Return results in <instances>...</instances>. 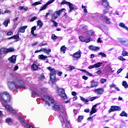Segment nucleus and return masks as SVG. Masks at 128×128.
Wrapping results in <instances>:
<instances>
[{"instance_id":"1","label":"nucleus","mask_w":128,"mask_h":128,"mask_svg":"<svg viewBox=\"0 0 128 128\" xmlns=\"http://www.w3.org/2000/svg\"><path fill=\"white\" fill-rule=\"evenodd\" d=\"M47 92V90L46 88H42L41 89V92L39 94H41V95H40V96H42V98L45 101V104L48 106H52V110H59L60 116L59 118L62 124V126L63 128H72L70 127V122L68 121V116L66 115V108L62 106V105H58L57 104L52 98L49 96H42V94H44Z\"/></svg>"},{"instance_id":"2","label":"nucleus","mask_w":128,"mask_h":128,"mask_svg":"<svg viewBox=\"0 0 128 128\" xmlns=\"http://www.w3.org/2000/svg\"><path fill=\"white\" fill-rule=\"evenodd\" d=\"M7 84L10 90H14L16 88H25L24 83L22 80L8 81Z\"/></svg>"},{"instance_id":"3","label":"nucleus","mask_w":128,"mask_h":128,"mask_svg":"<svg viewBox=\"0 0 128 128\" xmlns=\"http://www.w3.org/2000/svg\"><path fill=\"white\" fill-rule=\"evenodd\" d=\"M0 100L2 104L10 102V96L8 92H3L0 94Z\"/></svg>"},{"instance_id":"4","label":"nucleus","mask_w":128,"mask_h":128,"mask_svg":"<svg viewBox=\"0 0 128 128\" xmlns=\"http://www.w3.org/2000/svg\"><path fill=\"white\" fill-rule=\"evenodd\" d=\"M102 2H103L102 4L103 6H105V10L104 11V14H107L108 12H110V14H112V8H110V5H108V0H102Z\"/></svg>"},{"instance_id":"5","label":"nucleus","mask_w":128,"mask_h":128,"mask_svg":"<svg viewBox=\"0 0 128 128\" xmlns=\"http://www.w3.org/2000/svg\"><path fill=\"white\" fill-rule=\"evenodd\" d=\"M64 10H66V8H62L61 10L55 12L54 14L52 15V20H56L60 16V14H62V12H64Z\"/></svg>"},{"instance_id":"6","label":"nucleus","mask_w":128,"mask_h":128,"mask_svg":"<svg viewBox=\"0 0 128 128\" xmlns=\"http://www.w3.org/2000/svg\"><path fill=\"white\" fill-rule=\"evenodd\" d=\"M57 92L62 98H66V94L64 92V90L57 87Z\"/></svg>"},{"instance_id":"7","label":"nucleus","mask_w":128,"mask_h":128,"mask_svg":"<svg viewBox=\"0 0 128 128\" xmlns=\"http://www.w3.org/2000/svg\"><path fill=\"white\" fill-rule=\"evenodd\" d=\"M54 0H50L48 1L45 4H44L40 8V12H42V10H46V8H48V6H50V4H52V2H54Z\"/></svg>"},{"instance_id":"8","label":"nucleus","mask_w":128,"mask_h":128,"mask_svg":"<svg viewBox=\"0 0 128 128\" xmlns=\"http://www.w3.org/2000/svg\"><path fill=\"white\" fill-rule=\"evenodd\" d=\"M119 42L122 44L123 46H128V40L120 38L118 39Z\"/></svg>"},{"instance_id":"9","label":"nucleus","mask_w":128,"mask_h":128,"mask_svg":"<svg viewBox=\"0 0 128 128\" xmlns=\"http://www.w3.org/2000/svg\"><path fill=\"white\" fill-rule=\"evenodd\" d=\"M100 104V103H98L96 104H94L92 108L91 109L90 112V116H92V114H96V112H97L96 109V106H98Z\"/></svg>"},{"instance_id":"10","label":"nucleus","mask_w":128,"mask_h":128,"mask_svg":"<svg viewBox=\"0 0 128 128\" xmlns=\"http://www.w3.org/2000/svg\"><path fill=\"white\" fill-rule=\"evenodd\" d=\"M80 56H82L80 50H78V52L72 54V58H80Z\"/></svg>"},{"instance_id":"11","label":"nucleus","mask_w":128,"mask_h":128,"mask_svg":"<svg viewBox=\"0 0 128 128\" xmlns=\"http://www.w3.org/2000/svg\"><path fill=\"white\" fill-rule=\"evenodd\" d=\"M47 70L50 72V74H56V70L54 68H52L50 66L47 67Z\"/></svg>"},{"instance_id":"12","label":"nucleus","mask_w":128,"mask_h":128,"mask_svg":"<svg viewBox=\"0 0 128 128\" xmlns=\"http://www.w3.org/2000/svg\"><path fill=\"white\" fill-rule=\"evenodd\" d=\"M94 92L97 94H102L104 92V90L102 88H100L95 90Z\"/></svg>"},{"instance_id":"13","label":"nucleus","mask_w":128,"mask_h":128,"mask_svg":"<svg viewBox=\"0 0 128 128\" xmlns=\"http://www.w3.org/2000/svg\"><path fill=\"white\" fill-rule=\"evenodd\" d=\"M8 60L12 64H16V56L14 55L12 56L11 57L8 58Z\"/></svg>"},{"instance_id":"14","label":"nucleus","mask_w":128,"mask_h":128,"mask_svg":"<svg viewBox=\"0 0 128 128\" xmlns=\"http://www.w3.org/2000/svg\"><path fill=\"white\" fill-rule=\"evenodd\" d=\"M27 28H28V26H23L22 27H20L19 28V30H18V32L24 33V32H26V30Z\"/></svg>"},{"instance_id":"15","label":"nucleus","mask_w":128,"mask_h":128,"mask_svg":"<svg viewBox=\"0 0 128 128\" xmlns=\"http://www.w3.org/2000/svg\"><path fill=\"white\" fill-rule=\"evenodd\" d=\"M67 4L68 6H69V12H72V10H74V4H72V3L70 2H67Z\"/></svg>"},{"instance_id":"16","label":"nucleus","mask_w":128,"mask_h":128,"mask_svg":"<svg viewBox=\"0 0 128 128\" xmlns=\"http://www.w3.org/2000/svg\"><path fill=\"white\" fill-rule=\"evenodd\" d=\"M90 50H100V47L92 45L89 46Z\"/></svg>"},{"instance_id":"17","label":"nucleus","mask_w":128,"mask_h":128,"mask_svg":"<svg viewBox=\"0 0 128 128\" xmlns=\"http://www.w3.org/2000/svg\"><path fill=\"white\" fill-rule=\"evenodd\" d=\"M42 52H46L47 54H50V52H51L52 50L50 48H48V50L46 48H42Z\"/></svg>"},{"instance_id":"18","label":"nucleus","mask_w":128,"mask_h":128,"mask_svg":"<svg viewBox=\"0 0 128 128\" xmlns=\"http://www.w3.org/2000/svg\"><path fill=\"white\" fill-rule=\"evenodd\" d=\"M2 105L4 106L5 108H6V110H8L9 112H12V106L8 104H4H4H2Z\"/></svg>"},{"instance_id":"19","label":"nucleus","mask_w":128,"mask_h":128,"mask_svg":"<svg viewBox=\"0 0 128 128\" xmlns=\"http://www.w3.org/2000/svg\"><path fill=\"white\" fill-rule=\"evenodd\" d=\"M0 54H8V48H1L0 50Z\"/></svg>"},{"instance_id":"20","label":"nucleus","mask_w":128,"mask_h":128,"mask_svg":"<svg viewBox=\"0 0 128 128\" xmlns=\"http://www.w3.org/2000/svg\"><path fill=\"white\" fill-rule=\"evenodd\" d=\"M91 86L90 88H94L96 86H98V82H96V81L94 80H92L91 82Z\"/></svg>"},{"instance_id":"21","label":"nucleus","mask_w":128,"mask_h":128,"mask_svg":"<svg viewBox=\"0 0 128 128\" xmlns=\"http://www.w3.org/2000/svg\"><path fill=\"white\" fill-rule=\"evenodd\" d=\"M6 124H12V122H14V120H12V118H6Z\"/></svg>"},{"instance_id":"22","label":"nucleus","mask_w":128,"mask_h":128,"mask_svg":"<svg viewBox=\"0 0 128 128\" xmlns=\"http://www.w3.org/2000/svg\"><path fill=\"white\" fill-rule=\"evenodd\" d=\"M10 20H7L2 23V24L5 26V28H7L8 26V24H10Z\"/></svg>"},{"instance_id":"23","label":"nucleus","mask_w":128,"mask_h":128,"mask_svg":"<svg viewBox=\"0 0 128 128\" xmlns=\"http://www.w3.org/2000/svg\"><path fill=\"white\" fill-rule=\"evenodd\" d=\"M60 50L61 52H63V54H66V46H61Z\"/></svg>"},{"instance_id":"24","label":"nucleus","mask_w":128,"mask_h":128,"mask_svg":"<svg viewBox=\"0 0 128 128\" xmlns=\"http://www.w3.org/2000/svg\"><path fill=\"white\" fill-rule=\"evenodd\" d=\"M109 114L112 112H116V106H111L110 108L108 111Z\"/></svg>"},{"instance_id":"25","label":"nucleus","mask_w":128,"mask_h":128,"mask_svg":"<svg viewBox=\"0 0 128 128\" xmlns=\"http://www.w3.org/2000/svg\"><path fill=\"white\" fill-rule=\"evenodd\" d=\"M36 96H42V94H38L36 92H32V98H36Z\"/></svg>"},{"instance_id":"26","label":"nucleus","mask_w":128,"mask_h":128,"mask_svg":"<svg viewBox=\"0 0 128 128\" xmlns=\"http://www.w3.org/2000/svg\"><path fill=\"white\" fill-rule=\"evenodd\" d=\"M56 74H50V78L51 80H56Z\"/></svg>"},{"instance_id":"27","label":"nucleus","mask_w":128,"mask_h":128,"mask_svg":"<svg viewBox=\"0 0 128 128\" xmlns=\"http://www.w3.org/2000/svg\"><path fill=\"white\" fill-rule=\"evenodd\" d=\"M39 60H46L48 56H44V54L39 55L38 56Z\"/></svg>"},{"instance_id":"28","label":"nucleus","mask_w":128,"mask_h":128,"mask_svg":"<svg viewBox=\"0 0 128 128\" xmlns=\"http://www.w3.org/2000/svg\"><path fill=\"white\" fill-rule=\"evenodd\" d=\"M31 68L32 70H36L38 68V66H36V64H32L31 66Z\"/></svg>"},{"instance_id":"29","label":"nucleus","mask_w":128,"mask_h":128,"mask_svg":"<svg viewBox=\"0 0 128 128\" xmlns=\"http://www.w3.org/2000/svg\"><path fill=\"white\" fill-rule=\"evenodd\" d=\"M82 8H84V12L85 16H86V14H88V9H86V6H84V4H82Z\"/></svg>"},{"instance_id":"30","label":"nucleus","mask_w":128,"mask_h":128,"mask_svg":"<svg viewBox=\"0 0 128 128\" xmlns=\"http://www.w3.org/2000/svg\"><path fill=\"white\" fill-rule=\"evenodd\" d=\"M120 116H125L126 118H128V114L124 112V110H122L121 114H120Z\"/></svg>"},{"instance_id":"31","label":"nucleus","mask_w":128,"mask_h":128,"mask_svg":"<svg viewBox=\"0 0 128 128\" xmlns=\"http://www.w3.org/2000/svg\"><path fill=\"white\" fill-rule=\"evenodd\" d=\"M43 24H42V22L41 20H39L38 21L37 25L40 26L39 28H42Z\"/></svg>"},{"instance_id":"32","label":"nucleus","mask_w":128,"mask_h":128,"mask_svg":"<svg viewBox=\"0 0 128 128\" xmlns=\"http://www.w3.org/2000/svg\"><path fill=\"white\" fill-rule=\"evenodd\" d=\"M52 10H49L47 13H46V18H48V16H52Z\"/></svg>"},{"instance_id":"33","label":"nucleus","mask_w":128,"mask_h":128,"mask_svg":"<svg viewBox=\"0 0 128 128\" xmlns=\"http://www.w3.org/2000/svg\"><path fill=\"white\" fill-rule=\"evenodd\" d=\"M82 120H84V116H80L77 119V122H82Z\"/></svg>"},{"instance_id":"34","label":"nucleus","mask_w":128,"mask_h":128,"mask_svg":"<svg viewBox=\"0 0 128 128\" xmlns=\"http://www.w3.org/2000/svg\"><path fill=\"white\" fill-rule=\"evenodd\" d=\"M19 10H28V7H26V8H24V6H20V7H19Z\"/></svg>"},{"instance_id":"35","label":"nucleus","mask_w":128,"mask_h":128,"mask_svg":"<svg viewBox=\"0 0 128 128\" xmlns=\"http://www.w3.org/2000/svg\"><path fill=\"white\" fill-rule=\"evenodd\" d=\"M102 64V62H98L96 64H94V66H95V68H100V66Z\"/></svg>"},{"instance_id":"36","label":"nucleus","mask_w":128,"mask_h":128,"mask_svg":"<svg viewBox=\"0 0 128 128\" xmlns=\"http://www.w3.org/2000/svg\"><path fill=\"white\" fill-rule=\"evenodd\" d=\"M98 56H102L103 58H106V54L102 52H100L98 54Z\"/></svg>"},{"instance_id":"37","label":"nucleus","mask_w":128,"mask_h":128,"mask_svg":"<svg viewBox=\"0 0 128 128\" xmlns=\"http://www.w3.org/2000/svg\"><path fill=\"white\" fill-rule=\"evenodd\" d=\"M36 30V26H34L32 28H31V32H30V34H34V30Z\"/></svg>"},{"instance_id":"38","label":"nucleus","mask_w":128,"mask_h":128,"mask_svg":"<svg viewBox=\"0 0 128 128\" xmlns=\"http://www.w3.org/2000/svg\"><path fill=\"white\" fill-rule=\"evenodd\" d=\"M36 30V26H34L32 28H31V32H30V34H34V30Z\"/></svg>"},{"instance_id":"39","label":"nucleus","mask_w":128,"mask_h":128,"mask_svg":"<svg viewBox=\"0 0 128 128\" xmlns=\"http://www.w3.org/2000/svg\"><path fill=\"white\" fill-rule=\"evenodd\" d=\"M50 22H53L54 26H57L58 24V22L54 21V19H51Z\"/></svg>"},{"instance_id":"40","label":"nucleus","mask_w":128,"mask_h":128,"mask_svg":"<svg viewBox=\"0 0 128 128\" xmlns=\"http://www.w3.org/2000/svg\"><path fill=\"white\" fill-rule=\"evenodd\" d=\"M80 98L82 100V102H88V100H86L84 98L80 96Z\"/></svg>"},{"instance_id":"41","label":"nucleus","mask_w":128,"mask_h":128,"mask_svg":"<svg viewBox=\"0 0 128 128\" xmlns=\"http://www.w3.org/2000/svg\"><path fill=\"white\" fill-rule=\"evenodd\" d=\"M8 52H14V48H7Z\"/></svg>"},{"instance_id":"42","label":"nucleus","mask_w":128,"mask_h":128,"mask_svg":"<svg viewBox=\"0 0 128 128\" xmlns=\"http://www.w3.org/2000/svg\"><path fill=\"white\" fill-rule=\"evenodd\" d=\"M122 86H124V88H128V83L126 82V81H124L122 82Z\"/></svg>"},{"instance_id":"43","label":"nucleus","mask_w":128,"mask_h":128,"mask_svg":"<svg viewBox=\"0 0 128 128\" xmlns=\"http://www.w3.org/2000/svg\"><path fill=\"white\" fill-rule=\"evenodd\" d=\"M122 56H128V52L126 50H123Z\"/></svg>"},{"instance_id":"44","label":"nucleus","mask_w":128,"mask_h":128,"mask_svg":"<svg viewBox=\"0 0 128 128\" xmlns=\"http://www.w3.org/2000/svg\"><path fill=\"white\" fill-rule=\"evenodd\" d=\"M122 110L119 106H115V112H120Z\"/></svg>"},{"instance_id":"45","label":"nucleus","mask_w":128,"mask_h":128,"mask_svg":"<svg viewBox=\"0 0 128 128\" xmlns=\"http://www.w3.org/2000/svg\"><path fill=\"white\" fill-rule=\"evenodd\" d=\"M12 38H15V39L18 38V35H14L8 38L9 40H10Z\"/></svg>"},{"instance_id":"46","label":"nucleus","mask_w":128,"mask_h":128,"mask_svg":"<svg viewBox=\"0 0 128 128\" xmlns=\"http://www.w3.org/2000/svg\"><path fill=\"white\" fill-rule=\"evenodd\" d=\"M96 98H98V96H94V97L90 98V101L93 102V100H96Z\"/></svg>"},{"instance_id":"47","label":"nucleus","mask_w":128,"mask_h":128,"mask_svg":"<svg viewBox=\"0 0 128 128\" xmlns=\"http://www.w3.org/2000/svg\"><path fill=\"white\" fill-rule=\"evenodd\" d=\"M105 22H106V24H110V18H107L105 20Z\"/></svg>"},{"instance_id":"48","label":"nucleus","mask_w":128,"mask_h":128,"mask_svg":"<svg viewBox=\"0 0 128 128\" xmlns=\"http://www.w3.org/2000/svg\"><path fill=\"white\" fill-rule=\"evenodd\" d=\"M118 60H122V62H124V60H126V59L124 58L123 56H122L118 57Z\"/></svg>"},{"instance_id":"49","label":"nucleus","mask_w":128,"mask_h":128,"mask_svg":"<svg viewBox=\"0 0 128 128\" xmlns=\"http://www.w3.org/2000/svg\"><path fill=\"white\" fill-rule=\"evenodd\" d=\"M79 38L80 40H81V42H84V40H85V38H84L82 36H79Z\"/></svg>"},{"instance_id":"50","label":"nucleus","mask_w":128,"mask_h":128,"mask_svg":"<svg viewBox=\"0 0 128 128\" xmlns=\"http://www.w3.org/2000/svg\"><path fill=\"white\" fill-rule=\"evenodd\" d=\"M36 18H38L37 16H34L30 19V22H34V20H36Z\"/></svg>"},{"instance_id":"51","label":"nucleus","mask_w":128,"mask_h":128,"mask_svg":"<svg viewBox=\"0 0 128 128\" xmlns=\"http://www.w3.org/2000/svg\"><path fill=\"white\" fill-rule=\"evenodd\" d=\"M40 2H35L32 4V6H38V4H40Z\"/></svg>"},{"instance_id":"52","label":"nucleus","mask_w":128,"mask_h":128,"mask_svg":"<svg viewBox=\"0 0 128 128\" xmlns=\"http://www.w3.org/2000/svg\"><path fill=\"white\" fill-rule=\"evenodd\" d=\"M100 18H104L105 20L108 17L106 16H104V14H102L100 16Z\"/></svg>"},{"instance_id":"53","label":"nucleus","mask_w":128,"mask_h":128,"mask_svg":"<svg viewBox=\"0 0 128 128\" xmlns=\"http://www.w3.org/2000/svg\"><path fill=\"white\" fill-rule=\"evenodd\" d=\"M58 36H56L54 34H52V40H56Z\"/></svg>"},{"instance_id":"54","label":"nucleus","mask_w":128,"mask_h":128,"mask_svg":"<svg viewBox=\"0 0 128 128\" xmlns=\"http://www.w3.org/2000/svg\"><path fill=\"white\" fill-rule=\"evenodd\" d=\"M68 68H70V70H69L70 72H72V70H74L76 68L74 66H69Z\"/></svg>"},{"instance_id":"55","label":"nucleus","mask_w":128,"mask_h":128,"mask_svg":"<svg viewBox=\"0 0 128 128\" xmlns=\"http://www.w3.org/2000/svg\"><path fill=\"white\" fill-rule=\"evenodd\" d=\"M110 88H114L116 87V84H112L110 85Z\"/></svg>"},{"instance_id":"56","label":"nucleus","mask_w":128,"mask_h":128,"mask_svg":"<svg viewBox=\"0 0 128 128\" xmlns=\"http://www.w3.org/2000/svg\"><path fill=\"white\" fill-rule=\"evenodd\" d=\"M122 68H120L119 69L117 72H116V74H120V72H122Z\"/></svg>"},{"instance_id":"57","label":"nucleus","mask_w":128,"mask_h":128,"mask_svg":"<svg viewBox=\"0 0 128 128\" xmlns=\"http://www.w3.org/2000/svg\"><path fill=\"white\" fill-rule=\"evenodd\" d=\"M18 70V66H15L14 67V71L16 72V70Z\"/></svg>"},{"instance_id":"58","label":"nucleus","mask_w":128,"mask_h":128,"mask_svg":"<svg viewBox=\"0 0 128 128\" xmlns=\"http://www.w3.org/2000/svg\"><path fill=\"white\" fill-rule=\"evenodd\" d=\"M96 68V67L94 66V65H92V66H88V68H89V70H92V68Z\"/></svg>"},{"instance_id":"59","label":"nucleus","mask_w":128,"mask_h":128,"mask_svg":"<svg viewBox=\"0 0 128 128\" xmlns=\"http://www.w3.org/2000/svg\"><path fill=\"white\" fill-rule=\"evenodd\" d=\"M72 96H76V92H72Z\"/></svg>"},{"instance_id":"60","label":"nucleus","mask_w":128,"mask_h":128,"mask_svg":"<svg viewBox=\"0 0 128 128\" xmlns=\"http://www.w3.org/2000/svg\"><path fill=\"white\" fill-rule=\"evenodd\" d=\"M93 118H94V116H92L88 118V120H90V121L92 122V120H92Z\"/></svg>"},{"instance_id":"61","label":"nucleus","mask_w":128,"mask_h":128,"mask_svg":"<svg viewBox=\"0 0 128 128\" xmlns=\"http://www.w3.org/2000/svg\"><path fill=\"white\" fill-rule=\"evenodd\" d=\"M82 78L83 80H86L88 78L86 76H83Z\"/></svg>"},{"instance_id":"62","label":"nucleus","mask_w":128,"mask_h":128,"mask_svg":"<svg viewBox=\"0 0 128 128\" xmlns=\"http://www.w3.org/2000/svg\"><path fill=\"white\" fill-rule=\"evenodd\" d=\"M26 126L27 128H34L33 126H32L28 124H26Z\"/></svg>"},{"instance_id":"63","label":"nucleus","mask_w":128,"mask_h":128,"mask_svg":"<svg viewBox=\"0 0 128 128\" xmlns=\"http://www.w3.org/2000/svg\"><path fill=\"white\" fill-rule=\"evenodd\" d=\"M90 42V38L85 39L84 40L85 42Z\"/></svg>"},{"instance_id":"64","label":"nucleus","mask_w":128,"mask_h":128,"mask_svg":"<svg viewBox=\"0 0 128 128\" xmlns=\"http://www.w3.org/2000/svg\"><path fill=\"white\" fill-rule=\"evenodd\" d=\"M12 32H10L7 33V36H12Z\"/></svg>"}]
</instances>
